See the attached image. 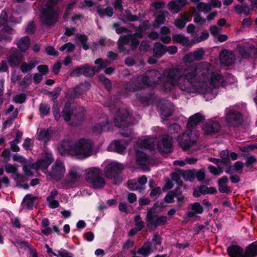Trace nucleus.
<instances>
[{
    "label": "nucleus",
    "instance_id": "3c124183",
    "mask_svg": "<svg viewBox=\"0 0 257 257\" xmlns=\"http://www.w3.org/2000/svg\"><path fill=\"white\" fill-rule=\"evenodd\" d=\"M18 115V111H15L13 112V117H9V118L3 124V128H6L8 126L11 125L12 123L13 120L15 119Z\"/></svg>",
    "mask_w": 257,
    "mask_h": 257
},
{
    "label": "nucleus",
    "instance_id": "6e6d98bb",
    "mask_svg": "<svg viewBox=\"0 0 257 257\" xmlns=\"http://www.w3.org/2000/svg\"><path fill=\"white\" fill-rule=\"evenodd\" d=\"M26 98V96L25 94H20L14 97V101L16 103H22L25 101Z\"/></svg>",
    "mask_w": 257,
    "mask_h": 257
},
{
    "label": "nucleus",
    "instance_id": "2eb2a0df",
    "mask_svg": "<svg viewBox=\"0 0 257 257\" xmlns=\"http://www.w3.org/2000/svg\"><path fill=\"white\" fill-rule=\"evenodd\" d=\"M147 182V178L145 176H142L138 180L133 179L128 182V188L133 190L141 191L145 189V186Z\"/></svg>",
    "mask_w": 257,
    "mask_h": 257
},
{
    "label": "nucleus",
    "instance_id": "9b49d317",
    "mask_svg": "<svg viewBox=\"0 0 257 257\" xmlns=\"http://www.w3.org/2000/svg\"><path fill=\"white\" fill-rule=\"evenodd\" d=\"M82 172V170L79 167L75 166H72L69 169L68 174L64 180L65 184H67L78 181L81 176Z\"/></svg>",
    "mask_w": 257,
    "mask_h": 257
},
{
    "label": "nucleus",
    "instance_id": "a211bd4d",
    "mask_svg": "<svg viewBox=\"0 0 257 257\" xmlns=\"http://www.w3.org/2000/svg\"><path fill=\"white\" fill-rule=\"evenodd\" d=\"M158 150L162 153H168L172 150V140L171 138L167 137L163 138L159 141L157 144Z\"/></svg>",
    "mask_w": 257,
    "mask_h": 257
},
{
    "label": "nucleus",
    "instance_id": "0eeeda50",
    "mask_svg": "<svg viewBox=\"0 0 257 257\" xmlns=\"http://www.w3.org/2000/svg\"><path fill=\"white\" fill-rule=\"evenodd\" d=\"M101 171L97 168L89 169L86 176V181L95 188H100L104 186L105 181L101 176Z\"/></svg>",
    "mask_w": 257,
    "mask_h": 257
},
{
    "label": "nucleus",
    "instance_id": "052dcab7",
    "mask_svg": "<svg viewBox=\"0 0 257 257\" xmlns=\"http://www.w3.org/2000/svg\"><path fill=\"white\" fill-rule=\"evenodd\" d=\"M205 172L203 169H200L199 170L195 171V177L198 181H202L205 178Z\"/></svg>",
    "mask_w": 257,
    "mask_h": 257
},
{
    "label": "nucleus",
    "instance_id": "680f3d73",
    "mask_svg": "<svg viewBox=\"0 0 257 257\" xmlns=\"http://www.w3.org/2000/svg\"><path fill=\"white\" fill-rule=\"evenodd\" d=\"M209 37V34L207 32L205 31L200 34V37L193 43H197L206 40Z\"/></svg>",
    "mask_w": 257,
    "mask_h": 257
},
{
    "label": "nucleus",
    "instance_id": "1a4fd4ad",
    "mask_svg": "<svg viewBox=\"0 0 257 257\" xmlns=\"http://www.w3.org/2000/svg\"><path fill=\"white\" fill-rule=\"evenodd\" d=\"M58 16V13L49 6L46 10L42 12L41 20L43 23L51 25L56 22Z\"/></svg>",
    "mask_w": 257,
    "mask_h": 257
},
{
    "label": "nucleus",
    "instance_id": "5701e85b",
    "mask_svg": "<svg viewBox=\"0 0 257 257\" xmlns=\"http://www.w3.org/2000/svg\"><path fill=\"white\" fill-rule=\"evenodd\" d=\"M190 17L191 14L189 13L186 12L184 13L175 20V26L179 29L183 28L186 23L190 21Z\"/></svg>",
    "mask_w": 257,
    "mask_h": 257
},
{
    "label": "nucleus",
    "instance_id": "aec40b11",
    "mask_svg": "<svg viewBox=\"0 0 257 257\" xmlns=\"http://www.w3.org/2000/svg\"><path fill=\"white\" fill-rule=\"evenodd\" d=\"M225 118L229 124L236 125L240 123L241 116L238 112L230 111L226 115Z\"/></svg>",
    "mask_w": 257,
    "mask_h": 257
},
{
    "label": "nucleus",
    "instance_id": "a18cd8bd",
    "mask_svg": "<svg viewBox=\"0 0 257 257\" xmlns=\"http://www.w3.org/2000/svg\"><path fill=\"white\" fill-rule=\"evenodd\" d=\"M98 13L101 17L107 16L111 17L113 15V10L110 7H108L105 9L99 8L98 10Z\"/></svg>",
    "mask_w": 257,
    "mask_h": 257
},
{
    "label": "nucleus",
    "instance_id": "7ed1b4c3",
    "mask_svg": "<svg viewBox=\"0 0 257 257\" xmlns=\"http://www.w3.org/2000/svg\"><path fill=\"white\" fill-rule=\"evenodd\" d=\"M155 140L153 138L138 141L135 145L137 163L140 166H145L149 162V159L145 151L154 148Z\"/></svg>",
    "mask_w": 257,
    "mask_h": 257
},
{
    "label": "nucleus",
    "instance_id": "13d9d810",
    "mask_svg": "<svg viewBox=\"0 0 257 257\" xmlns=\"http://www.w3.org/2000/svg\"><path fill=\"white\" fill-rule=\"evenodd\" d=\"M136 225L137 226L138 230H140L144 226V222L141 221L140 216L137 215L135 217Z\"/></svg>",
    "mask_w": 257,
    "mask_h": 257
},
{
    "label": "nucleus",
    "instance_id": "f03ea898",
    "mask_svg": "<svg viewBox=\"0 0 257 257\" xmlns=\"http://www.w3.org/2000/svg\"><path fill=\"white\" fill-rule=\"evenodd\" d=\"M203 119V116L196 113L189 117L187 131L183 135L182 138L179 140L180 147L184 151L193 153L199 149L197 141L199 138V132L194 126L199 124Z\"/></svg>",
    "mask_w": 257,
    "mask_h": 257
},
{
    "label": "nucleus",
    "instance_id": "412c9836",
    "mask_svg": "<svg viewBox=\"0 0 257 257\" xmlns=\"http://www.w3.org/2000/svg\"><path fill=\"white\" fill-rule=\"evenodd\" d=\"M235 58L234 55L231 51L224 50L220 54V62L226 65L232 64Z\"/></svg>",
    "mask_w": 257,
    "mask_h": 257
},
{
    "label": "nucleus",
    "instance_id": "6ab92c4d",
    "mask_svg": "<svg viewBox=\"0 0 257 257\" xmlns=\"http://www.w3.org/2000/svg\"><path fill=\"white\" fill-rule=\"evenodd\" d=\"M162 117H168L172 115L173 110V104L168 100H163L159 104Z\"/></svg>",
    "mask_w": 257,
    "mask_h": 257
},
{
    "label": "nucleus",
    "instance_id": "4468645a",
    "mask_svg": "<svg viewBox=\"0 0 257 257\" xmlns=\"http://www.w3.org/2000/svg\"><path fill=\"white\" fill-rule=\"evenodd\" d=\"M75 143L67 140L62 141L58 146V151L62 155H70L74 157Z\"/></svg>",
    "mask_w": 257,
    "mask_h": 257
},
{
    "label": "nucleus",
    "instance_id": "ea45409f",
    "mask_svg": "<svg viewBox=\"0 0 257 257\" xmlns=\"http://www.w3.org/2000/svg\"><path fill=\"white\" fill-rule=\"evenodd\" d=\"M37 62L34 61L29 62L28 63L24 62L21 65V70L23 73H26L34 68Z\"/></svg>",
    "mask_w": 257,
    "mask_h": 257
},
{
    "label": "nucleus",
    "instance_id": "20e7f679",
    "mask_svg": "<svg viewBox=\"0 0 257 257\" xmlns=\"http://www.w3.org/2000/svg\"><path fill=\"white\" fill-rule=\"evenodd\" d=\"M150 24L148 21L144 22L140 25L136 32L133 35H128L127 36H121L118 41V49L120 52L124 51L123 46L128 43L132 48H136L139 44L138 39H141L143 37L144 33L149 28Z\"/></svg>",
    "mask_w": 257,
    "mask_h": 257
},
{
    "label": "nucleus",
    "instance_id": "423d86ee",
    "mask_svg": "<svg viewBox=\"0 0 257 257\" xmlns=\"http://www.w3.org/2000/svg\"><path fill=\"white\" fill-rule=\"evenodd\" d=\"M159 203H156L154 206L148 211L146 216V222L147 226L151 229L157 228L158 226L163 225L167 221V217L166 216H159L155 214L156 212L161 211L158 210Z\"/></svg>",
    "mask_w": 257,
    "mask_h": 257
},
{
    "label": "nucleus",
    "instance_id": "b1692460",
    "mask_svg": "<svg viewBox=\"0 0 257 257\" xmlns=\"http://www.w3.org/2000/svg\"><path fill=\"white\" fill-rule=\"evenodd\" d=\"M186 4L187 0H178L169 3L168 6L172 13H177Z\"/></svg>",
    "mask_w": 257,
    "mask_h": 257
},
{
    "label": "nucleus",
    "instance_id": "e433bc0d",
    "mask_svg": "<svg viewBox=\"0 0 257 257\" xmlns=\"http://www.w3.org/2000/svg\"><path fill=\"white\" fill-rule=\"evenodd\" d=\"M51 132L48 130H40L38 133L37 138L39 140L46 142L51 138Z\"/></svg>",
    "mask_w": 257,
    "mask_h": 257
},
{
    "label": "nucleus",
    "instance_id": "f704fd0d",
    "mask_svg": "<svg viewBox=\"0 0 257 257\" xmlns=\"http://www.w3.org/2000/svg\"><path fill=\"white\" fill-rule=\"evenodd\" d=\"M234 8L235 12L239 14L248 15L251 12V10L246 4L237 5L235 6Z\"/></svg>",
    "mask_w": 257,
    "mask_h": 257
},
{
    "label": "nucleus",
    "instance_id": "c9c22d12",
    "mask_svg": "<svg viewBox=\"0 0 257 257\" xmlns=\"http://www.w3.org/2000/svg\"><path fill=\"white\" fill-rule=\"evenodd\" d=\"M257 255V244L252 243L246 249L245 257H253Z\"/></svg>",
    "mask_w": 257,
    "mask_h": 257
},
{
    "label": "nucleus",
    "instance_id": "de8ad7c7",
    "mask_svg": "<svg viewBox=\"0 0 257 257\" xmlns=\"http://www.w3.org/2000/svg\"><path fill=\"white\" fill-rule=\"evenodd\" d=\"M95 70L93 67H89L87 65L83 67V74L86 76H92L95 73Z\"/></svg>",
    "mask_w": 257,
    "mask_h": 257
},
{
    "label": "nucleus",
    "instance_id": "f257e3e1",
    "mask_svg": "<svg viewBox=\"0 0 257 257\" xmlns=\"http://www.w3.org/2000/svg\"><path fill=\"white\" fill-rule=\"evenodd\" d=\"M160 76V73L156 70L149 71L145 76H139L135 82L127 84L125 88L129 91H136L151 86L159 81L166 91H170L177 85L183 91L209 94L212 98L214 97L212 87H218L223 82L222 76L212 73L211 66L206 62L192 65L182 73L173 70L161 78Z\"/></svg>",
    "mask_w": 257,
    "mask_h": 257
},
{
    "label": "nucleus",
    "instance_id": "4be33fe9",
    "mask_svg": "<svg viewBox=\"0 0 257 257\" xmlns=\"http://www.w3.org/2000/svg\"><path fill=\"white\" fill-rule=\"evenodd\" d=\"M127 144L124 141H115L110 144L108 149L110 151H115L122 154L125 150Z\"/></svg>",
    "mask_w": 257,
    "mask_h": 257
},
{
    "label": "nucleus",
    "instance_id": "9d476101",
    "mask_svg": "<svg viewBox=\"0 0 257 257\" xmlns=\"http://www.w3.org/2000/svg\"><path fill=\"white\" fill-rule=\"evenodd\" d=\"M131 118L125 110H119L114 117V122L119 127L127 126Z\"/></svg>",
    "mask_w": 257,
    "mask_h": 257
},
{
    "label": "nucleus",
    "instance_id": "338daca9",
    "mask_svg": "<svg viewBox=\"0 0 257 257\" xmlns=\"http://www.w3.org/2000/svg\"><path fill=\"white\" fill-rule=\"evenodd\" d=\"M13 159L14 161H17L21 163H25L26 162V159L23 156L18 154H16L13 156Z\"/></svg>",
    "mask_w": 257,
    "mask_h": 257
},
{
    "label": "nucleus",
    "instance_id": "393cba45",
    "mask_svg": "<svg viewBox=\"0 0 257 257\" xmlns=\"http://www.w3.org/2000/svg\"><path fill=\"white\" fill-rule=\"evenodd\" d=\"M110 128V125L107 121V118L104 117L102 120L95 125L93 129L95 133H101L102 132L107 131Z\"/></svg>",
    "mask_w": 257,
    "mask_h": 257
},
{
    "label": "nucleus",
    "instance_id": "bb28decb",
    "mask_svg": "<svg viewBox=\"0 0 257 257\" xmlns=\"http://www.w3.org/2000/svg\"><path fill=\"white\" fill-rule=\"evenodd\" d=\"M227 252L230 257H243V250L238 245H233L228 247Z\"/></svg>",
    "mask_w": 257,
    "mask_h": 257
},
{
    "label": "nucleus",
    "instance_id": "8fccbe9b",
    "mask_svg": "<svg viewBox=\"0 0 257 257\" xmlns=\"http://www.w3.org/2000/svg\"><path fill=\"white\" fill-rule=\"evenodd\" d=\"M40 114L41 116L48 114L50 111V107L46 104H41L39 108Z\"/></svg>",
    "mask_w": 257,
    "mask_h": 257
},
{
    "label": "nucleus",
    "instance_id": "ddd939ff",
    "mask_svg": "<svg viewBox=\"0 0 257 257\" xmlns=\"http://www.w3.org/2000/svg\"><path fill=\"white\" fill-rule=\"evenodd\" d=\"M53 158L51 153H45L42 156V159L39 160L32 167L33 168L38 169H46L53 162Z\"/></svg>",
    "mask_w": 257,
    "mask_h": 257
},
{
    "label": "nucleus",
    "instance_id": "774afa93",
    "mask_svg": "<svg viewBox=\"0 0 257 257\" xmlns=\"http://www.w3.org/2000/svg\"><path fill=\"white\" fill-rule=\"evenodd\" d=\"M220 29L215 26H212L210 27V32L211 34L214 37H217L220 32Z\"/></svg>",
    "mask_w": 257,
    "mask_h": 257
},
{
    "label": "nucleus",
    "instance_id": "79ce46f5",
    "mask_svg": "<svg viewBox=\"0 0 257 257\" xmlns=\"http://www.w3.org/2000/svg\"><path fill=\"white\" fill-rule=\"evenodd\" d=\"M223 167V165L220 164L218 166L217 168H216L212 165H209L208 167V169L211 174L215 176H218L222 173V168Z\"/></svg>",
    "mask_w": 257,
    "mask_h": 257
},
{
    "label": "nucleus",
    "instance_id": "c85d7f7f",
    "mask_svg": "<svg viewBox=\"0 0 257 257\" xmlns=\"http://www.w3.org/2000/svg\"><path fill=\"white\" fill-rule=\"evenodd\" d=\"M5 171L8 173H13L16 175L15 179L17 181H21L22 179V176L17 174L18 166L16 165L7 164L5 167Z\"/></svg>",
    "mask_w": 257,
    "mask_h": 257
},
{
    "label": "nucleus",
    "instance_id": "49530a36",
    "mask_svg": "<svg viewBox=\"0 0 257 257\" xmlns=\"http://www.w3.org/2000/svg\"><path fill=\"white\" fill-rule=\"evenodd\" d=\"M95 64L96 65H98L97 68V71H98L101 69L109 65V62L107 61H103L101 59H98L95 61Z\"/></svg>",
    "mask_w": 257,
    "mask_h": 257
},
{
    "label": "nucleus",
    "instance_id": "37998d69",
    "mask_svg": "<svg viewBox=\"0 0 257 257\" xmlns=\"http://www.w3.org/2000/svg\"><path fill=\"white\" fill-rule=\"evenodd\" d=\"M22 57L21 55L17 54L12 55L9 59L10 64L14 67L17 65L22 60Z\"/></svg>",
    "mask_w": 257,
    "mask_h": 257
},
{
    "label": "nucleus",
    "instance_id": "5fc2aeb1",
    "mask_svg": "<svg viewBox=\"0 0 257 257\" xmlns=\"http://www.w3.org/2000/svg\"><path fill=\"white\" fill-rule=\"evenodd\" d=\"M37 69L42 76L47 74L49 71L48 67L46 65H41L38 66Z\"/></svg>",
    "mask_w": 257,
    "mask_h": 257
},
{
    "label": "nucleus",
    "instance_id": "603ef678",
    "mask_svg": "<svg viewBox=\"0 0 257 257\" xmlns=\"http://www.w3.org/2000/svg\"><path fill=\"white\" fill-rule=\"evenodd\" d=\"M78 38L80 40V41L81 42L82 44L83 48L86 50L89 49L88 45L86 43L87 38L85 35H81L79 36H78Z\"/></svg>",
    "mask_w": 257,
    "mask_h": 257
},
{
    "label": "nucleus",
    "instance_id": "cd10ccee",
    "mask_svg": "<svg viewBox=\"0 0 257 257\" xmlns=\"http://www.w3.org/2000/svg\"><path fill=\"white\" fill-rule=\"evenodd\" d=\"M190 208L191 210L187 214L188 217H192L197 214H201L203 211L202 206L198 202L191 204L190 206Z\"/></svg>",
    "mask_w": 257,
    "mask_h": 257
},
{
    "label": "nucleus",
    "instance_id": "09e8293b",
    "mask_svg": "<svg viewBox=\"0 0 257 257\" xmlns=\"http://www.w3.org/2000/svg\"><path fill=\"white\" fill-rule=\"evenodd\" d=\"M74 48L75 46L74 44H72L71 43H67L60 47V50L63 51L66 50L67 52L71 53L74 51Z\"/></svg>",
    "mask_w": 257,
    "mask_h": 257
},
{
    "label": "nucleus",
    "instance_id": "7c9ffc66",
    "mask_svg": "<svg viewBox=\"0 0 257 257\" xmlns=\"http://www.w3.org/2000/svg\"><path fill=\"white\" fill-rule=\"evenodd\" d=\"M166 52V47L161 43H157L154 49V56L156 58L161 57Z\"/></svg>",
    "mask_w": 257,
    "mask_h": 257
},
{
    "label": "nucleus",
    "instance_id": "f8f14e48",
    "mask_svg": "<svg viewBox=\"0 0 257 257\" xmlns=\"http://www.w3.org/2000/svg\"><path fill=\"white\" fill-rule=\"evenodd\" d=\"M124 168L122 164L118 162H112L108 164L104 169L106 176L111 178L114 177Z\"/></svg>",
    "mask_w": 257,
    "mask_h": 257
},
{
    "label": "nucleus",
    "instance_id": "4c0bfd02",
    "mask_svg": "<svg viewBox=\"0 0 257 257\" xmlns=\"http://www.w3.org/2000/svg\"><path fill=\"white\" fill-rule=\"evenodd\" d=\"M220 157L221 158L222 160L221 161V163L223 166H227L230 164V162H229V152L228 150H223L220 153Z\"/></svg>",
    "mask_w": 257,
    "mask_h": 257
},
{
    "label": "nucleus",
    "instance_id": "58836bf2",
    "mask_svg": "<svg viewBox=\"0 0 257 257\" xmlns=\"http://www.w3.org/2000/svg\"><path fill=\"white\" fill-rule=\"evenodd\" d=\"M150 247L151 243L150 242L145 243L142 247L138 249V254L143 256L149 255L151 252Z\"/></svg>",
    "mask_w": 257,
    "mask_h": 257
},
{
    "label": "nucleus",
    "instance_id": "69168bd1",
    "mask_svg": "<svg viewBox=\"0 0 257 257\" xmlns=\"http://www.w3.org/2000/svg\"><path fill=\"white\" fill-rule=\"evenodd\" d=\"M83 67H78L74 70L71 73L72 76H78L81 74H83Z\"/></svg>",
    "mask_w": 257,
    "mask_h": 257
},
{
    "label": "nucleus",
    "instance_id": "6e6552de",
    "mask_svg": "<svg viewBox=\"0 0 257 257\" xmlns=\"http://www.w3.org/2000/svg\"><path fill=\"white\" fill-rule=\"evenodd\" d=\"M65 172L64 163L57 161L52 165L51 171L49 172V175L52 179L59 181L64 176Z\"/></svg>",
    "mask_w": 257,
    "mask_h": 257
},
{
    "label": "nucleus",
    "instance_id": "39448f33",
    "mask_svg": "<svg viewBox=\"0 0 257 257\" xmlns=\"http://www.w3.org/2000/svg\"><path fill=\"white\" fill-rule=\"evenodd\" d=\"M92 143L88 139H82L75 143L74 157L78 159H83L92 154Z\"/></svg>",
    "mask_w": 257,
    "mask_h": 257
},
{
    "label": "nucleus",
    "instance_id": "864d4df0",
    "mask_svg": "<svg viewBox=\"0 0 257 257\" xmlns=\"http://www.w3.org/2000/svg\"><path fill=\"white\" fill-rule=\"evenodd\" d=\"M185 177L190 181H192L195 177V170H189L185 174Z\"/></svg>",
    "mask_w": 257,
    "mask_h": 257
},
{
    "label": "nucleus",
    "instance_id": "473e14b6",
    "mask_svg": "<svg viewBox=\"0 0 257 257\" xmlns=\"http://www.w3.org/2000/svg\"><path fill=\"white\" fill-rule=\"evenodd\" d=\"M37 198L31 194H28L25 197L23 202L28 208H31L35 204Z\"/></svg>",
    "mask_w": 257,
    "mask_h": 257
},
{
    "label": "nucleus",
    "instance_id": "a19ab883",
    "mask_svg": "<svg viewBox=\"0 0 257 257\" xmlns=\"http://www.w3.org/2000/svg\"><path fill=\"white\" fill-rule=\"evenodd\" d=\"M173 41L176 43H179L182 45H186L188 43V39L181 35H174L172 37Z\"/></svg>",
    "mask_w": 257,
    "mask_h": 257
},
{
    "label": "nucleus",
    "instance_id": "e2e57ef3",
    "mask_svg": "<svg viewBox=\"0 0 257 257\" xmlns=\"http://www.w3.org/2000/svg\"><path fill=\"white\" fill-rule=\"evenodd\" d=\"M20 142L19 138L15 139L11 144V149L14 152H18L20 150L19 147L17 145Z\"/></svg>",
    "mask_w": 257,
    "mask_h": 257
},
{
    "label": "nucleus",
    "instance_id": "0e129e2a",
    "mask_svg": "<svg viewBox=\"0 0 257 257\" xmlns=\"http://www.w3.org/2000/svg\"><path fill=\"white\" fill-rule=\"evenodd\" d=\"M100 80L105 85L107 90H109L111 87V83L109 80L103 76L99 77Z\"/></svg>",
    "mask_w": 257,
    "mask_h": 257
},
{
    "label": "nucleus",
    "instance_id": "4d7b16f0",
    "mask_svg": "<svg viewBox=\"0 0 257 257\" xmlns=\"http://www.w3.org/2000/svg\"><path fill=\"white\" fill-rule=\"evenodd\" d=\"M63 117L66 121H68L70 119L71 111L69 107H65L63 110Z\"/></svg>",
    "mask_w": 257,
    "mask_h": 257
},
{
    "label": "nucleus",
    "instance_id": "72a5a7b5",
    "mask_svg": "<svg viewBox=\"0 0 257 257\" xmlns=\"http://www.w3.org/2000/svg\"><path fill=\"white\" fill-rule=\"evenodd\" d=\"M228 178L226 176H223L218 180V187L220 192L224 193L229 191L228 188L226 185L228 182Z\"/></svg>",
    "mask_w": 257,
    "mask_h": 257
},
{
    "label": "nucleus",
    "instance_id": "a878e982",
    "mask_svg": "<svg viewBox=\"0 0 257 257\" xmlns=\"http://www.w3.org/2000/svg\"><path fill=\"white\" fill-rule=\"evenodd\" d=\"M14 30L8 26H3L0 28V40L10 41L12 39V35Z\"/></svg>",
    "mask_w": 257,
    "mask_h": 257
},
{
    "label": "nucleus",
    "instance_id": "c756f323",
    "mask_svg": "<svg viewBox=\"0 0 257 257\" xmlns=\"http://www.w3.org/2000/svg\"><path fill=\"white\" fill-rule=\"evenodd\" d=\"M30 45V40L29 37H24L22 38L18 42L17 45L20 50L25 52L28 49Z\"/></svg>",
    "mask_w": 257,
    "mask_h": 257
},
{
    "label": "nucleus",
    "instance_id": "bf43d9fd",
    "mask_svg": "<svg viewBox=\"0 0 257 257\" xmlns=\"http://www.w3.org/2000/svg\"><path fill=\"white\" fill-rule=\"evenodd\" d=\"M243 166L242 162L240 161L236 162L233 166H232V169L236 172L241 173Z\"/></svg>",
    "mask_w": 257,
    "mask_h": 257
},
{
    "label": "nucleus",
    "instance_id": "f3484780",
    "mask_svg": "<svg viewBox=\"0 0 257 257\" xmlns=\"http://www.w3.org/2000/svg\"><path fill=\"white\" fill-rule=\"evenodd\" d=\"M220 128V125L217 121L209 120L204 124L202 130L205 134H211L217 132Z\"/></svg>",
    "mask_w": 257,
    "mask_h": 257
},
{
    "label": "nucleus",
    "instance_id": "2f4dec72",
    "mask_svg": "<svg viewBox=\"0 0 257 257\" xmlns=\"http://www.w3.org/2000/svg\"><path fill=\"white\" fill-rule=\"evenodd\" d=\"M168 15V12L166 11H160L157 15L154 26L155 27H158L161 24L164 23L166 17Z\"/></svg>",
    "mask_w": 257,
    "mask_h": 257
},
{
    "label": "nucleus",
    "instance_id": "dca6fc26",
    "mask_svg": "<svg viewBox=\"0 0 257 257\" xmlns=\"http://www.w3.org/2000/svg\"><path fill=\"white\" fill-rule=\"evenodd\" d=\"M204 50L203 48H198L194 51L186 55L184 58L185 62L191 63L194 61H199L203 58L204 55Z\"/></svg>",
    "mask_w": 257,
    "mask_h": 257
},
{
    "label": "nucleus",
    "instance_id": "c03bdc74",
    "mask_svg": "<svg viewBox=\"0 0 257 257\" xmlns=\"http://www.w3.org/2000/svg\"><path fill=\"white\" fill-rule=\"evenodd\" d=\"M197 9L199 12H203L205 13H208L211 10V7L209 4L200 3L197 6Z\"/></svg>",
    "mask_w": 257,
    "mask_h": 257
}]
</instances>
